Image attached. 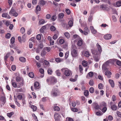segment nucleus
Here are the masks:
<instances>
[{
	"instance_id": "obj_36",
	"label": "nucleus",
	"mask_w": 121,
	"mask_h": 121,
	"mask_svg": "<svg viewBox=\"0 0 121 121\" xmlns=\"http://www.w3.org/2000/svg\"><path fill=\"white\" fill-rule=\"evenodd\" d=\"M89 91L90 93H93L94 91V89L92 87H91L89 89Z\"/></svg>"
},
{
	"instance_id": "obj_43",
	"label": "nucleus",
	"mask_w": 121,
	"mask_h": 121,
	"mask_svg": "<svg viewBox=\"0 0 121 121\" xmlns=\"http://www.w3.org/2000/svg\"><path fill=\"white\" fill-rule=\"evenodd\" d=\"M116 5L118 7H120L121 6V1H117L116 3Z\"/></svg>"
},
{
	"instance_id": "obj_47",
	"label": "nucleus",
	"mask_w": 121,
	"mask_h": 121,
	"mask_svg": "<svg viewBox=\"0 0 121 121\" xmlns=\"http://www.w3.org/2000/svg\"><path fill=\"white\" fill-rule=\"evenodd\" d=\"M65 42L64 40L62 39H60L59 41V43L61 44H63Z\"/></svg>"
},
{
	"instance_id": "obj_52",
	"label": "nucleus",
	"mask_w": 121,
	"mask_h": 121,
	"mask_svg": "<svg viewBox=\"0 0 121 121\" xmlns=\"http://www.w3.org/2000/svg\"><path fill=\"white\" fill-rule=\"evenodd\" d=\"M11 69L12 70L14 71L16 69V66L15 65H13L11 66Z\"/></svg>"
},
{
	"instance_id": "obj_56",
	"label": "nucleus",
	"mask_w": 121,
	"mask_h": 121,
	"mask_svg": "<svg viewBox=\"0 0 121 121\" xmlns=\"http://www.w3.org/2000/svg\"><path fill=\"white\" fill-rule=\"evenodd\" d=\"M36 9L37 11H40L41 10V8L40 6L39 5L37 6L36 7Z\"/></svg>"
},
{
	"instance_id": "obj_10",
	"label": "nucleus",
	"mask_w": 121,
	"mask_h": 121,
	"mask_svg": "<svg viewBox=\"0 0 121 121\" xmlns=\"http://www.w3.org/2000/svg\"><path fill=\"white\" fill-rule=\"evenodd\" d=\"M112 74V73L108 70L106 71L105 73V74L107 76L108 78H110L111 77V75Z\"/></svg>"
},
{
	"instance_id": "obj_2",
	"label": "nucleus",
	"mask_w": 121,
	"mask_h": 121,
	"mask_svg": "<svg viewBox=\"0 0 121 121\" xmlns=\"http://www.w3.org/2000/svg\"><path fill=\"white\" fill-rule=\"evenodd\" d=\"M76 49V46H74L73 48H72L71 49V54L73 57H75L78 56V52Z\"/></svg>"
},
{
	"instance_id": "obj_23",
	"label": "nucleus",
	"mask_w": 121,
	"mask_h": 121,
	"mask_svg": "<svg viewBox=\"0 0 121 121\" xmlns=\"http://www.w3.org/2000/svg\"><path fill=\"white\" fill-rule=\"evenodd\" d=\"M83 42L82 40H79L77 43V45L79 46H81Z\"/></svg>"
},
{
	"instance_id": "obj_6",
	"label": "nucleus",
	"mask_w": 121,
	"mask_h": 121,
	"mask_svg": "<svg viewBox=\"0 0 121 121\" xmlns=\"http://www.w3.org/2000/svg\"><path fill=\"white\" fill-rule=\"evenodd\" d=\"M0 100L3 102V104H4L6 102V98L5 96V94L3 92L1 95L0 98Z\"/></svg>"
},
{
	"instance_id": "obj_25",
	"label": "nucleus",
	"mask_w": 121,
	"mask_h": 121,
	"mask_svg": "<svg viewBox=\"0 0 121 121\" xmlns=\"http://www.w3.org/2000/svg\"><path fill=\"white\" fill-rule=\"evenodd\" d=\"M64 16V14L62 13H59L58 15V17L60 19L62 18Z\"/></svg>"
},
{
	"instance_id": "obj_42",
	"label": "nucleus",
	"mask_w": 121,
	"mask_h": 121,
	"mask_svg": "<svg viewBox=\"0 0 121 121\" xmlns=\"http://www.w3.org/2000/svg\"><path fill=\"white\" fill-rule=\"evenodd\" d=\"M12 86L15 88H17V85L15 82H12Z\"/></svg>"
},
{
	"instance_id": "obj_45",
	"label": "nucleus",
	"mask_w": 121,
	"mask_h": 121,
	"mask_svg": "<svg viewBox=\"0 0 121 121\" xmlns=\"http://www.w3.org/2000/svg\"><path fill=\"white\" fill-rule=\"evenodd\" d=\"M89 84L91 86H93L94 84L93 81L92 80H91L89 82Z\"/></svg>"
},
{
	"instance_id": "obj_1",
	"label": "nucleus",
	"mask_w": 121,
	"mask_h": 121,
	"mask_svg": "<svg viewBox=\"0 0 121 121\" xmlns=\"http://www.w3.org/2000/svg\"><path fill=\"white\" fill-rule=\"evenodd\" d=\"M98 51L96 50H94L92 51L93 54V56L94 60L96 61H99V56L102 52V49L101 46L98 43L96 45Z\"/></svg>"
},
{
	"instance_id": "obj_41",
	"label": "nucleus",
	"mask_w": 121,
	"mask_h": 121,
	"mask_svg": "<svg viewBox=\"0 0 121 121\" xmlns=\"http://www.w3.org/2000/svg\"><path fill=\"white\" fill-rule=\"evenodd\" d=\"M39 86V83L37 82H36L35 83L34 86L35 88Z\"/></svg>"
},
{
	"instance_id": "obj_59",
	"label": "nucleus",
	"mask_w": 121,
	"mask_h": 121,
	"mask_svg": "<svg viewBox=\"0 0 121 121\" xmlns=\"http://www.w3.org/2000/svg\"><path fill=\"white\" fill-rule=\"evenodd\" d=\"M58 37V35H57L55 34L53 36V38L55 40Z\"/></svg>"
},
{
	"instance_id": "obj_9",
	"label": "nucleus",
	"mask_w": 121,
	"mask_h": 121,
	"mask_svg": "<svg viewBox=\"0 0 121 121\" xmlns=\"http://www.w3.org/2000/svg\"><path fill=\"white\" fill-rule=\"evenodd\" d=\"M54 117L56 120L59 119L61 118L60 116L58 113H55L54 115Z\"/></svg>"
},
{
	"instance_id": "obj_27",
	"label": "nucleus",
	"mask_w": 121,
	"mask_h": 121,
	"mask_svg": "<svg viewBox=\"0 0 121 121\" xmlns=\"http://www.w3.org/2000/svg\"><path fill=\"white\" fill-rule=\"evenodd\" d=\"M50 30L53 31H54L56 30L55 27L53 26H51L50 28Z\"/></svg>"
},
{
	"instance_id": "obj_51",
	"label": "nucleus",
	"mask_w": 121,
	"mask_h": 121,
	"mask_svg": "<svg viewBox=\"0 0 121 121\" xmlns=\"http://www.w3.org/2000/svg\"><path fill=\"white\" fill-rule=\"evenodd\" d=\"M51 81L52 82H57L56 79L54 77H53L52 78Z\"/></svg>"
},
{
	"instance_id": "obj_58",
	"label": "nucleus",
	"mask_w": 121,
	"mask_h": 121,
	"mask_svg": "<svg viewBox=\"0 0 121 121\" xmlns=\"http://www.w3.org/2000/svg\"><path fill=\"white\" fill-rule=\"evenodd\" d=\"M18 99H19L21 100L22 98V95H18L17 96Z\"/></svg>"
},
{
	"instance_id": "obj_46",
	"label": "nucleus",
	"mask_w": 121,
	"mask_h": 121,
	"mask_svg": "<svg viewBox=\"0 0 121 121\" xmlns=\"http://www.w3.org/2000/svg\"><path fill=\"white\" fill-rule=\"evenodd\" d=\"M41 36L40 34L37 35L36 37V39L38 40H40L41 39Z\"/></svg>"
},
{
	"instance_id": "obj_26",
	"label": "nucleus",
	"mask_w": 121,
	"mask_h": 121,
	"mask_svg": "<svg viewBox=\"0 0 121 121\" xmlns=\"http://www.w3.org/2000/svg\"><path fill=\"white\" fill-rule=\"evenodd\" d=\"M52 71L51 68H49L48 69V74L51 75L52 74Z\"/></svg>"
},
{
	"instance_id": "obj_38",
	"label": "nucleus",
	"mask_w": 121,
	"mask_h": 121,
	"mask_svg": "<svg viewBox=\"0 0 121 121\" xmlns=\"http://www.w3.org/2000/svg\"><path fill=\"white\" fill-rule=\"evenodd\" d=\"M84 93L85 95L86 96H87L89 95V92L87 90L85 91Z\"/></svg>"
},
{
	"instance_id": "obj_13",
	"label": "nucleus",
	"mask_w": 121,
	"mask_h": 121,
	"mask_svg": "<svg viewBox=\"0 0 121 121\" xmlns=\"http://www.w3.org/2000/svg\"><path fill=\"white\" fill-rule=\"evenodd\" d=\"M111 109L113 111L116 110L117 107L115 104H113L112 105H111Z\"/></svg>"
},
{
	"instance_id": "obj_55",
	"label": "nucleus",
	"mask_w": 121,
	"mask_h": 121,
	"mask_svg": "<svg viewBox=\"0 0 121 121\" xmlns=\"http://www.w3.org/2000/svg\"><path fill=\"white\" fill-rule=\"evenodd\" d=\"M65 11L68 15H69L70 13V10L68 9H66L65 10Z\"/></svg>"
},
{
	"instance_id": "obj_15",
	"label": "nucleus",
	"mask_w": 121,
	"mask_h": 121,
	"mask_svg": "<svg viewBox=\"0 0 121 121\" xmlns=\"http://www.w3.org/2000/svg\"><path fill=\"white\" fill-rule=\"evenodd\" d=\"M16 81L17 82H19L21 81L23 79L20 77H16Z\"/></svg>"
},
{
	"instance_id": "obj_32",
	"label": "nucleus",
	"mask_w": 121,
	"mask_h": 121,
	"mask_svg": "<svg viewBox=\"0 0 121 121\" xmlns=\"http://www.w3.org/2000/svg\"><path fill=\"white\" fill-rule=\"evenodd\" d=\"M18 83L20 86H23L24 84V82L23 79H22V80L20 82H18Z\"/></svg>"
},
{
	"instance_id": "obj_57",
	"label": "nucleus",
	"mask_w": 121,
	"mask_h": 121,
	"mask_svg": "<svg viewBox=\"0 0 121 121\" xmlns=\"http://www.w3.org/2000/svg\"><path fill=\"white\" fill-rule=\"evenodd\" d=\"M88 74L90 77H91L93 75V72H90L88 73Z\"/></svg>"
},
{
	"instance_id": "obj_54",
	"label": "nucleus",
	"mask_w": 121,
	"mask_h": 121,
	"mask_svg": "<svg viewBox=\"0 0 121 121\" xmlns=\"http://www.w3.org/2000/svg\"><path fill=\"white\" fill-rule=\"evenodd\" d=\"M113 119V117L112 116L109 115L108 117V119L109 121H112Z\"/></svg>"
},
{
	"instance_id": "obj_17",
	"label": "nucleus",
	"mask_w": 121,
	"mask_h": 121,
	"mask_svg": "<svg viewBox=\"0 0 121 121\" xmlns=\"http://www.w3.org/2000/svg\"><path fill=\"white\" fill-rule=\"evenodd\" d=\"M64 35L65 37L67 39H69V38L70 35L68 32H67L64 33Z\"/></svg>"
},
{
	"instance_id": "obj_14",
	"label": "nucleus",
	"mask_w": 121,
	"mask_h": 121,
	"mask_svg": "<svg viewBox=\"0 0 121 121\" xmlns=\"http://www.w3.org/2000/svg\"><path fill=\"white\" fill-rule=\"evenodd\" d=\"M109 82L112 87H113L114 86V83L113 80L109 79Z\"/></svg>"
},
{
	"instance_id": "obj_40",
	"label": "nucleus",
	"mask_w": 121,
	"mask_h": 121,
	"mask_svg": "<svg viewBox=\"0 0 121 121\" xmlns=\"http://www.w3.org/2000/svg\"><path fill=\"white\" fill-rule=\"evenodd\" d=\"M44 49L45 51L46 50L48 52H49L51 50L50 48L49 47H46Z\"/></svg>"
},
{
	"instance_id": "obj_61",
	"label": "nucleus",
	"mask_w": 121,
	"mask_h": 121,
	"mask_svg": "<svg viewBox=\"0 0 121 121\" xmlns=\"http://www.w3.org/2000/svg\"><path fill=\"white\" fill-rule=\"evenodd\" d=\"M117 113L118 117H121V112L118 111H117Z\"/></svg>"
},
{
	"instance_id": "obj_53",
	"label": "nucleus",
	"mask_w": 121,
	"mask_h": 121,
	"mask_svg": "<svg viewBox=\"0 0 121 121\" xmlns=\"http://www.w3.org/2000/svg\"><path fill=\"white\" fill-rule=\"evenodd\" d=\"M107 110V108L106 107H104L102 109V112L104 113Z\"/></svg>"
},
{
	"instance_id": "obj_11",
	"label": "nucleus",
	"mask_w": 121,
	"mask_h": 121,
	"mask_svg": "<svg viewBox=\"0 0 121 121\" xmlns=\"http://www.w3.org/2000/svg\"><path fill=\"white\" fill-rule=\"evenodd\" d=\"M2 17H7L9 19L10 18V16L7 13H3L2 14Z\"/></svg>"
},
{
	"instance_id": "obj_16",
	"label": "nucleus",
	"mask_w": 121,
	"mask_h": 121,
	"mask_svg": "<svg viewBox=\"0 0 121 121\" xmlns=\"http://www.w3.org/2000/svg\"><path fill=\"white\" fill-rule=\"evenodd\" d=\"M19 59L22 62H25L26 61L25 58L23 57H20Z\"/></svg>"
},
{
	"instance_id": "obj_7",
	"label": "nucleus",
	"mask_w": 121,
	"mask_h": 121,
	"mask_svg": "<svg viewBox=\"0 0 121 121\" xmlns=\"http://www.w3.org/2000/svg\"><path fill=\"white\" fill-rule=\"evenodd\" d=\"M51 94L52 96H56L59 95L58 91L57 90H53L52 91Z\"/></svg>"
},
{
	"instance_id": "obj_49",
	"label": "nucleus",
	"mask_w": 121,
	"mask_h": 121,
	"mask_svg": "<svg viewBox=\"0 0 121 121\" xmlns=\"http://www.w3.org/2000/svg\"><path fill=\"white\" fill-rule=\"evenodd\" d=\"M72 110L74 112H77L78 111V109L75 108H71Z\"/></svg>"
},
{
	"instance_id": "obj_33",
	"label": "nucleus",
	"mask_w": 121,
	"mask_h": 121,
	"mask_svg": "<svg viewBox=\"0 0 121 121\" xmlns=\"http://www.w3.org/2000/svg\"><path fill=\"white\" fill-rule=\"evenodd\" d=\"M68 24L70 27H72L73 25V22L72 20H70L68 22Z\"/></svg>"
},
{
	"instance_id": "obj_35",
	"label": "nucleus",
	"mask_w": 121,
	"mask_h": 121,
	"mask_svg": "<svg viewBox=\"0 0 121 121\" xmlns=\"http://www.w3.org/2000/svg\"><path fill=\"white\" fill-rule=\"evenodd\" d=\"M112 20L113 22H117V20L115 17L114 15H112Z\"/></svg>"
},
{
	"instance_id": "obj_22",
	"label": "nucleus",
	"mask_w": 121,
	"mask_h": 121,
	"mask_svg": "<svg viewBox=\"0 0 121 121\" xmlns=\"http://www.w3.org/2000/svg\"><path fill=\"white\" fill-rule=\"evenodd\" d=\"M29 76L30 78H33L34 77V74L33 72H30L29 74Z\"/></svg>"
},
{
	"instance_id": "obj_60",
	"label": "nucleus",
	"mask_w": 121,
	"mask_h": 121,
	"mask_svg": "<svg viewBox=\"0 0 121 121\" xmlns=\"http://www.w3.org/2000/svg\"><path fill=\"white\" fill-rule=\"evenodd\" d=\"M56 74L57 76H60L61 73L60 72L59 70H57L56 71Z\"/></svg>"
},
{
	"instance_id": "obj_48",
	"label": "nucleus",
	"mask_w": 121,
	"mask_h": 121,
	"mask_svg": "<svg viewBox=\"0 0 121 121\" xmlns=\"http://www.w3.org/2000/svg\"><path fill=\"white\" fill-rule=\"evenodd\" d=\"M96 114L97 116H100L102 115V113L100 111L97 112H96Z\"/></svg>"
},
{
	"instance_id": "obj_50",
	"label": "nucleus",
	"mask_w": 121,
	"mask_h": 121,
	"mask_svg": "<svg viewBox=\"0 0 121 121\" xmlns=\"http://www.w3.org/2000/svg\"><path fill=\"white\" fill-rule=\"evenodd\" d=\"M11 42L12 43H14L15 42V38L14 37H12L11 39Z\"/></svg>"
},
{
	"instance_id": "obj_44",
	"label": "nucleus",
	"mask_w": 121,
	"mask_h": 121,
	"mask_svg": "<svg viewBox=\"0 0 121 121\" xmlns=\"http://www.w3.org/2000/svg\"><path fill=\"white\" fill-rule=\"evenodd\" d=\"M45 21L43 19H40L39 21V23L40 24H42L44 23Z\"/></svg>"
},
{
	"instance_id": "obj_5",
	"label": "nucleus",
	"mask_w": 121,
	"mask_h": 121,
	"mask_svg": "<svg viewBox=\"0 0 121 121\" xmlns=\"http://www.w3.org/2000/svg\"><path fill=\"white\" fill-rule=\"evenodd\" d=\"M9 13L10 14H12L13 16L15 17H16L18 15L17 13H16L15 11L12 8L11 9Z\"/></svg>"
},
{
	"instance_id": "obj_20",
	"label": "nucleus",
	"mask_w": 121,
	"mask_h": 121,
	"mask_svg": "<svg viewBox=\"0 0 121 121\" xmlns=\"http://www.w3.org/2000/svg\"><path fill=\"white\" fill-rule=\"evenodd\" d=\"M31 108L33 109V111H35L37 109V107L36 106L31 105L30 106Z\"/></svg>"
},
{
	"instance_id": "obj_18",
	"label": "nucleus",
	"mask_w": 121,
	"mask_h": 121,
	"mask_svg": "<svg viewBox=\"0 0 121 121\" xmlns=\"http://www.w3.org/2000/svg\"><path fill=\"white\" fill-rule=\"evenodd\" d=\"M55 61L57 62H60L62 61V59H61L60 58H56L55 59Z\"/></svg>"
},
{
	"instance_id": "obj_30",
	"label": "nucleus",
	"mask_w": 121,
	"mask_h": 121,
	"mask_svg": "<svg viewBox=\"0 0 121 121\" xmlns=\"http://www.w3.org/2000/svg\"><path fill=\"white\" fill-rule=\"evenodd\" d=\"M56 15H54L52 17L51 19L52 21H54L56 19Z\"/></svg>"
},
{
	"instance_id": "obj_31",
	"label": "nucleus",
	"mask_w": 121,
	"mask_h": 121,
	"mask_svg": "<svg viewBox=\"0 0 121 121\" xmlns=\"http://www.w3.org/2000/svg\"><path fill=\"white\" fill-rule=\"evenodd\" d=\"M82 64L83 66L85 67L87 65V62L85 60H84L82 61Z\"/></svg>"
},
{
	"instance_id": "obj_64",
	"label": "nucleus",
	"mask_w": 121,
	"mask_h": 121,
	"mask_svg": "<svg viewBox=\"0 0 121 121\" xmlns=\"http://www.w3.org/2000/svg\"><path fill=\"white\" fill-rule=\"evenodd\" d=\"M51 15L49 14H47L46 16V18L48 19H49L51 18Z\"/></svg>"
},
{
	"instance_id": "obj_29",
	"label": "nucleus",
	"mask_w": 121,
	"mask_h": 121,
	"mask_svg": "<svg viewBox=\"0 0 121 121\" xmlns=\"http://www.w3.org/2000/svg\"><path fill=\"white\" fill-rule=\"evenodd\" d=\"M54 109L55 111H59L60 110L59 108L57 106H55L53 108Z\"/></svg>"
},
{
	"instance_id": "obj_39",
	"label": "nucleus",
	"mask_w": 121,
	"mask_h": 121,
	"mask_svg": "<svg viewBox=\"0 0 121 121\" xmlns=\"http://www.w3.org/2000/svg\"><path fill=\"white\" fill-rule=\"evenodd\" d=\"M98 86L99 88L100 89H102L103 87V86L102 84L101 83L99 84Z\"/></svg>"
},
{
	"instance_id": "obj_21",
	"label": "nucleus",
	"mask_w": 121,
	"mask_h": 121,
	"mask_svg": "<svg viewBox=\"0 0 121 121\" xmlns=\"http://www.w3.org/2000/svg\"><path fill=\"white\" fill-rule=\"evenodd\" d=\"M46 53V51L44 50V49L41 52V55L42 56H45Z\"/></svg>"
},
{
	"instance_id": "obj_4",
	"label": "nucleus",
	"mask_w": 121,
	"mask_h": 121,
	"mask_svg": "<svg viewBox=\"0 0 121 121\" xmlns=\"http://www.w3.org/2000/svg\"><path fill=\"white\" fill-rule=\"evenodd\" d=\"M61 70L62 71H63V70H65L64 74L67 76H69L71 74V71L68 69H62Z\"/></svg>"
},
{
	"instance_id": "obj_37",
	"label": "nucleus",
	"mask_w": 121,
	"mask_h": 121,
	"mask_svg": "<svg viewBox=\"0 0 121 121\" xmlns=\"http://www.w3.org/2000/svg\"><path fill=\"white\" fill-rule=\"evenodd\" d=\"M84 55L87 57L89 56L90 54L89 52L87 51H86L84 53Z\"/></svg>"
},
{
	"instance_id": "obj_12",
	"label": "nucleus",
	"mask_w": 121,
	"mask_h": 121,
	"mask_svg": "<svg viewBox=\"0 0 121 121\" xmlns=\"http://www.w3.org/2000/svg\"><path fill=\"white\" fill-rule=\"evenodd\" d=\"M39 72L40 73L43 75H41L40 76L41 78H42L44 76V70L42 68H40L39 69Z\"/></svg>"
},
{
	"instance_id": "obj_62",
	"label": "nucleus",
	"mask_w": 121,
	"mask_h": 121,
	"mask_svg": "<svg viewBox=\"0 0 121 121\" xmlns=\"http://www.w3.org/2000/svg\"><path fill=\"white\" fill-rule=\"evenodd\" d=\"M117 64L119 66H120L121 65V61L119 60H117L116 62Z\"/></svg>"
},
{
	"instance_id": "obj_28",
	"label": "nucleus",
	"mask_w": 121,
	"mask_h": 121,
	"mask_svg": "<svg viewBox=\"0 0 121 121\" xmlns=\"http://www.w3.org/2000/svg\"><path fill=\"white\" fill-rule=\"evenodd\" d=\"M20 31L22 34H24L25 31V28L23 27H22L20 30Z\"/></svg>"
},
{
	"instance_id": "obj_3",
	"label": "nucleus",
	"mask_w": 121,
	"mask_h": 121,
	"mask_svg": "<svg viewBox=\"0 0 121 121\" xmlns=\"http://www.w3.org/2000/svg\"><path fill=\"white\" fill-rule=\"evenodd\" d=\"M110 61L108 60L105 63L102 65V69L103 70L107 71L108 70V67L109 66Z\"/></svg>"
},
{
	"instance_id": "obj_19",
	"label": "nucleus",
	"mask_w": 121,
	"mask_h": 121,
	"mask_svg": "<svg viewBox=\"0 0 121 121\" xmlns=\"http://www.w3.org/2000/svg\"><path fill=\"white\" fill-rule=\"evenodd\" d=\"M46 1L43 0H41L40 1L39 4L41 5H43L46 4Z\"/></svg>"
},
{
	"instance_id": "obj_34",
	"label": "nucleus",
	"mask_w": 121,
	"mask_h": 121,
	"mask_svg": "<svg viewBox=\"0 0 121 121\" xmlns=\"http://www.w3.org/2000/svg\"><path fill=\"white\" fill-rule=\"evenodd\" d=\"M11 35L10 33H8L5 35V37L6 38L8 39L10 38Z\"/></svg>"
},
{
	"instance_id": "obj_63",
	"label": "nucleus",
	"mask_w": 121,
	"mask_h": 121,
	"mask_svg": "<svg viewBox=\"0 0 121 121\" xmlns=\"http://www.w3.org/2000/svg\"><path fill=\"white\" fill-rule=\"evenodd\" d=\"M98 78L101 80H103V78L102 76L99 75L98 76Z\"/></svg>"
},
{
	"instance_id": "obj_8",
	"label": "nucleus",
	"mask_w": 121,
	"mask_h": 121,
	"mask_svg": "<svg viewBox=\"0 0 121 121\" xmlns=\"http://www.w3.org/2000/svg\"><path fill=\"white\" fill-rule=\"evenodd\" d=\"M112 37V35L110 34L104 35V37L105 39H111Z\"/></svg>"
},
{
	"instance_id": "obj_24",
	"label": "nucleus",
	"mask_w": 121,
	"mask_h": 121,
	"mask_svg": "<svg viewBox=\"0 0 121 121\" xmlns=\"http://www.w3.org/2000/svg\"><path fill=\"white\" fill-rule=\"evenodd\" d=\"M14 114V113L13 112H12L10 113H8L7 114V115L8 117H10L11 116Z\"/></svg>"
}]
</instances>
